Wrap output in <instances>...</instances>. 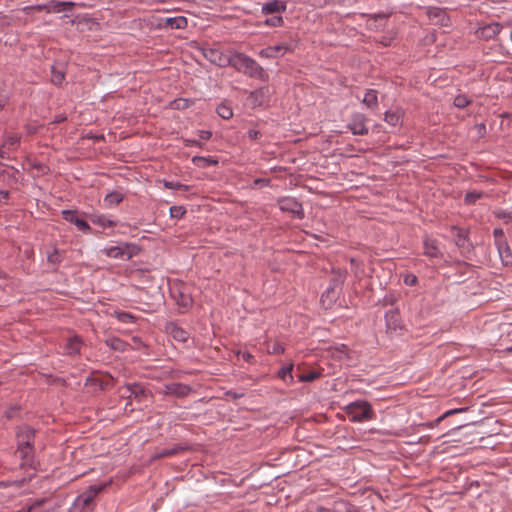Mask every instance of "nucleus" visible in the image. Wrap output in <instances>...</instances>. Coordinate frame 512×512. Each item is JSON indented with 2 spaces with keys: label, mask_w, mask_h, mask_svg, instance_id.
I'll return each instance as SVG.
<instances>
[{
  "label": "nucleus",
  "mask_w": 512,
  "mask_h": 512,
  "mask_svg": "<svg viewBox=\"0 0 512 512\" xmlns=\"http://www.w3.org/2000/svg\"><path fill=\"white\" fill-rule=\"evenodd\" d=\"M123 200V195L120 192L114 191L106 195L104 198V205L106 208L115 206Z\"/></svg>",
  "instance_id": "obj_22"
},
{
  "label": "nucleus",
  "mask_w": 512,
  "mask_h": 512,
  "mask_svg": "<svg viewBox=\"0 0 512 512\" xmlns=\"http://www.w3.org/2000/svg\"><path fill=\"white\" fill-rule=\"evenodd\" d=\"M296 48V42L290 40L277 45L266 47L259 51L258 55L261 58L275 59L283 57L285 54L293 53Z\"/></svg>",
  "instance_id": "obj_4"
},
{
  "label": "nucleus",
  "mask_w": 512,
  "mask_h": 512,
  "mask_svg": "<svg viewBox=\"0 0 512 512\" xmlns=\"http://www.w3.org/2000/svg\"><path fill=\"white\" fill-rule=\"evenodd\" d=\"M188 21L184 16L161 18L158 26L160 28L185 29Z\"/></svg>",
  "instance_id": "obj_10"
},
{
  "label": "nucleus",
  "mask_w": 512,
  "mask_h": 512,
  "mask_svg": "<svg viewBox=\"0 0 512 512\" xmlns=\"http://www.w3.org/2000/svg\"><path fill=\"white\" fill-rule=\"evenodd\" d=\"M5 157L4 147H0V158Z\"/></svg>",
  "instance_id": "obj_57"
},
{
  "label": "nucleus",
  "mask_w": 512,
  "mask_h": 512,
  "mask_svg": "<svg viewBox=\"0 0 512 512\" xmlns=\"http://www.w3.org/2000/svg\"><path fill=\"white\" fill-rule=\"evenodd\" d=\"M363 103L368 107V108H375L377 107V104H378V99H377V92L375 90H368L365 95H364V98H363Z\"/></svg>",
  "instance_id": "obj_26"
},
{
  "label": "nucleus",
  "mask_w": 512,
  "mask_h": 512,
  "mask_svg": "<svg viewBox=\"0 0 512 512\" xmlns=\"http://www.w3.org/2000/svg\"><path fill=\"white\" fill-rule=\"evenodd\" d=\"M140 248L134 243L121 242L116 246L105 247L101 250L105 256L113 259L130 260L138 255Z\"/></svg>",
  "instance_id": "obj_2"
},
{
  "label": "nucleus",
  "mask_w": 512,
  "mask_h": 512,
  "mask_svg": "<svg viewBox=\"0 0 512 512\" xmlns=\"http://www.w3.org/2000/svg\"><path fill=\"white\" fill-rule=\"evenodd\" d=\"M403 118V112L400 109L390 110L385 113L384 120L392 126L401 124Z\"/></svg>",
  "instance_id": "obj_16"
},
{
  "label": "nucleus",
  "mask_w": 512,
  "mask_h": 512,
  "mask_svg": "<svg viewBox=\"0 0 512 512\" xmlns=\"http://www.w3.org/2000/svg\"><path fill=\"white\" fill-rule=\"evenodd\" d=\"M8 198V192L7 191H0V201L5 200Z\"/></svg>",
  "instance_id": "obj_56"
},
{
  "label": "nucleus",
  "mask_w": 512,
  "mask_h": 512,
  "mask_svg": "<svg viewBox=\"0 0 512 512\" xmlns=\"http://www.w3.org/2000/svg\"><path fill=\"white\" fill-rule=\"evenodd\" d=\"M238 357L246 362H251L254 358L253 355H251L249 352H240Z\"/></svg>",
  "instance_id": "obj_48"
},
{
  "label": "nucleus",
  "mask_w": 512,
  "mask_h": 512,
  "mask_svg": "<svg viewBox=\"0 0 512 512\" xmlns=\"http://www.w3.org/2000/svg\"><path fill=\"white\" fill-rule=\"evenodd\" d=\"M321 372L319 370H311L307 373H301L299 376H298V379L300 382H312L316 379H318L319 377H321Z\"/></svg>",
  "instance_id": "obj_31"
},
{
  "label": "nucleus",
  "mask_w": 512,
  "mask_h": 512,
  "mask_svg": "<svg viewBox=\"0 0 512 512\" xmlns=\"http://www.w3.org/2000/svg\"><path fill=\"white\" fill-rule=\"evenodd\" d=\"M61 5L64 7V10H69L75 6L74 2H61Z\"/></svg>",
  "instance_id": "obj_54"
},
{
  "label": "nucleus",
  "mask_w": 512,
  "mask_h": 512,
  "mask_svg": "<svg viewBox=\"0 0 512 512\" xmlns=\"http://www.w3.org/2000/svg\"><path fill=\"white\" fill-rule=\"evenodd\" d=\"M177 304L183 309H188L192 306L193 299L190 295L185 294L184 292H180L179 298L177 299Z\"/></svg>",
  "instance_id": "obj_33"
},
{
  "label": "nucleus",
  "mask_w": 512,
  "mask_h": 512,
  "mask_svg": "<svg viewBox=\"0 0 512 512\" xmlns=\"http://www.w3.org/2000/svg\"><path fill=\"white\" fill-rule=\"evenodd\" d=\"M124 346H125L124 342H122V341H121V340H119V339H113V340L111 341V347H112L113 349H116V350H123V349H124Z\"/></svg>",
  "instance_id": "obj_47"
},
{
  "label": "nucleus",
  "mask_w": 512,
  "mask_h": 512,
  "mask_svg": "<svg viewBox=\"0 0 512 512\" xmlns=\"http://www.w3.org/2000/svg\"><path fill=\"white\" fill-rule=\"evenodd\" d=\"M198 136L202 140H208L212 136V133L210 131H207V130H201V131L198 132Z\"/></svg>",
  "instance_id": "obj_49"
},
{
  "label": "nucleus",
  "mask_w": 512,
  "mask_h": 512,
  "mask_svg": "<svg viewBox=\"0 0 512 512\" xmlns=\"http://www.w3.org/2000/svg\"><path fill=\"white\" fill-rule=\"evenodd\" d=\"M428 17L434 24L441 26L447 25L449 21V17L445 10L437 7L429 9Z\"/></svg>",
  "instance_id": "obj_13"
},
{
  "label": "nucleus",
  "mask_w": 512,
  "mask_h": 512,
  "mask_svg": "<svg viewBox=\"0 0 512 512\" xmlns=\"http://www.w3.org/2000/svg\"><path fill=\"white\" fill-rule=\"evenodd\" d=\"M6 101H7V96H6V94H4V93H2V92L0 91V109H2V108L5 106Z\"/></svg>",
  "instance_id": "obj_53"
},
{
  "label": "nucleus",
  "mask_w": 512,
  "mask_h": 512,
  "mask_svg": "<svg viewBox=\"0 0 512 512\" xmlns=\"http://www.w3.org/2000/svg\"><path fill=\"white\" fill-rule=\"evenodd\" d=\"M81 345V340L77 336L71 337L66 343L65 351L69 355L77 354L80 351Z\"/></svg>",
  "instance_id": "obj_20"
},
{
  "label": "nucleus",
  "mask_w": 512,
  "mask_h": 512,
  "mask_svg": "<svg viewBox=\"0 0 512 512\" xmlns=\"http://www.w3.org/2000/svg\"><path fill=\"white\" fill-rule=\"evenodd\" d=\"M182 450H183V448L181 446H174L172 448H164L161 451L155 453L153 455L152 459L155 460V459H160V458L171 457V456L178 454Z\"/></svg>",
  "instance_id": "obj_21"
},
{
  "label": "nucleus",
  "mask_w": 512,
  "mask_h": 512,
  "mask_svg": "<svg viewBox=\"0 0 512 512\" xmlns=\"http://www.w3.org/2000/svg\"><path fill=\"white\" fill-rule=\"evenodd\" d=\"M293 364H289L288 366L282 367L279 372L278 376L281 378L285 383L291 384L293 382Z\"/></svg>",
  "instance_id": "obj_27"
},
{
  "label": "nucleus",
  "mask_w": 512,
  "mask_h": 512,
  "mask_svg": "<svg viewBox=\"0 0 512 512\" xmlns=\"http://www.w3.org/2000/svg\"><path fill=\"white\" fill-rule=\"evenodd\" d=\"M348 128L354 135H366L368 133V128L366 126L365 116L359 113L355 114L348 124Z\"/></svg>",
  "instance_id": "obj_9"
},
{
  "label": "nucleus",
  "mask_w": 512,
  "mask_h": 512,
  "mask_svg": "<svg viewBox=\"0 0 512 512\" xmlns=\"http://www.w3.org/2000/svg\"><path fill=\"white\" fill-rule=\"evenodd\" d=\"M283 24H284L283 17L281 15H277V14L265 19V21H264V25L270 26V27H280Z\"/></svg>",
  "instance_id": "obj_34"
},
{
  "label": "nucleus",
  "mask_w": 512,
  "mask_h": 512,
  "mask_svg": "<svg viewBox=\"0 0 512 512\" xmlns=\"http://www.w3.org/2000/svg\"><path fill=\"white\" fill-rule=\"evenodd\" d=\"M279 207L282 211L289 212L297 218L303 217L302 205L294 198H281L279 200Z\"/></svg>",
  "instance_id": "obj_8"
},
{
  "label": "nucleus",
  "mask_w": 512,
  "mask_h": 512,
  "mask_svg": "<svg viewBox=\"0 0 512 512\" xmlns=\"http://www.w3.org/2000/svg\"><path fill=\"white\" fill-rule=\"evenodd\" d=\"M20 142V137L16 134L8 135L4 141L3 147L13 148Z\"/></svg>",
  "instance_id": "obj_36"
},
{
  "label": "nucleus",
  "mask_w": 512,
  "mask_h": 512,
  "mask_svg": "<svg viewBox=\"0 0 512 512\" xmlns=\"http://www.w3.org/2000/svg\"><path fill=\"white\" fill-rule=\"evenodd\" d=\"M204 56L211 63L220 67L229 66L232 54H226L217 47H210L204 50Z\"/></svg>",
  "instance_id": "obj_7"
},
{
  "label": "nucleus",
  "mask_w": 512,
  "mask_h": 512,
  "mask_svg": "<svg viewBox=\"0 0 512 512\" xmlns=\"http://www.w3.org/2000/svg\"><path fill=\"white\" fill-rule=\"evenodd\" d=\"M165 186L168 187V188H173L174 187L171 183H166Z\"/></svg>",
  "instance_id": "obj_59"
},
{
  "label": "nucleus",
  "mask_w": 512,
  "mask_h": 512,
  "mask_svg": "<svg viewBox=\"0 0 512 512\" xmlns=\"http://www.w3.org/2000/svg\"><path fill=\"white\" fill-rule=\"evenodd\" d=\"M62 215L66 221L75 224L79 230L84 232L91 230L89 224L85 220L80 219L75 212L64 210L62 211Z\"/></svg>",
  "instance_id": "obj_12"
},
{
  "label": "nucleus",
  "mask_w": 512,
  "mask_h": 512,
  "mask_svg": "<svg viewBox=\"0 0 512 512\" xmlns=\"http://www.w3.org/2000/svg\"><path fill=\"white\" fill-rule=\"evenodd\" d=\"M286 3L281 0H273L268 2L262 6V13L264 15L277 14L281 15V13L286 11Z\"/></svg>",
  "instance_id": "obj_11"
},
{
  "label": "nucleus",
  "mask_w": 512,
  "mask_h": 512,
  "mask_svg": "<svg viewBox=\"0 0 512 512\" xmlns=\"http://www.w3.org/2000/svg\"><path fill=\"white\" fill-rule=\"evenodd\" d=\"M166 329L171 337L179 342H185L189 337V333L176 324L170 323Z\"/></svg>",
  "instance_id": "obj_15"
},
{
  "label": "nucleus",
  "mask_w": 512,
  "mask_h": 512,
  "mask_svg": "<svg viewBox=\"0 0 512 512\" xmlns=\"http://www.w3.org/2000/svg\"><path fill=\"white\" fill-rule=\"evenodd\" d=\"M192 162L200 168H207L211 165H217L218 161L210 157L194 156Z\"/></svg>",
  "instance_id": "obj_23"
},
{
  "label": "nucleus",
  "mask_w": 512,
  "mask_h": 512,
  "mask_svg": "<svg viewBox=\"0 0 512 512\" xmlns=\"http://www.w3.org/2000/svg\"><path fill=\"white\" fill-rule=\"evenodd\" d=\"M469 104V100L465 95H458L454 99V105L458 108H464Z\"/></svg>",
  "instance_id": "obj_41"
},
{
  "label": "nucleus",
  "mask_w": 512,
  "mask_h": 512,
  "mask_svg": "<svg viewBox=\"0 0 512 512\" xmlns=\"http://www.w3.org/2000/svg\"><path fill=\"white\" fill-rule=\"evenodd\" d=\"M217 113L225 120H228L233 116L232 108L226 103H222L218 106Z\"/></svg>",
  "instance_id": "obj_32"
},
{
  "label": "nucleus",
  "mask_w": 512,
  "mask_h": 512,
  "mask_svg": "<svg viewBox=\"0 0 512 512\" xmlns=\"http://www.w3.org/2000/svg\"><path fill=\"white\" fill-rule=\"evenodd\" d=\"M482 197V193L481 192H477V191H473V192H468L466 195H465V203L467 204H473L475 203L478 199H480Z\"/></svg>",
  "instance_id": "obj_37"
},
{
  "label": "nucleus",
  "mask_w": 512,
  "mask_h": 512,
  "mask_svg": "<svg viewBox=\"0 0 512 512\" xmlns=\"http://www.w3.org/2000/svg\"><path fill=\"white\" fill-rule=\"evenodd\" d=\"M404 283L409 286H413L417 283V277L413 274H408L404 277Z\"/></svg>",
  "instance_id": "obj_45"
},
{
  "label": "nucleus",
  "mask_w": 512,
  "mask_h": 512,
  "mask_svg": "<svg viewBox=\"0 0 512 512\" xmlns=\"http://www.w3.org/2000/svg\"><path fill=\"white\" fill-rule=\"evenodd\" d=\"M49 12L59 13L64 11V7L61 5V2H52L49 6Z\"/></svg>",
  "instance_id": "obj_44"
},
{
  "label": "nucleus",
  "mask_w": 512,
  "mask_h": 512,
  "mask_svg": "<svg viewBox=\"0 0 512 512\" xmlns=\"http://www.w3.org/2000/svg\"><path fill=\"white\" fill-rule=\"evenodd\" d=\"M109 485L110 482L90 486L86 491L77 497V505L82 506V509L85 512L90 511L94 498Z\"/></svg>",
  "instance_id": "obj_5"
},
{
  "label": "nucleus",
  "mask_w": 512,
  "mask_h": 512,
  "mask_svg": "<svg viewBox=\"0 0 512 512\" xmlns=\"http://www.w3.org/2000/svg\"><path fill=\"white\" fill-rule=\"evenodd\" d=\"M34 437V430L30 427H25L22 429L18 435V452L21 454L23 458H27L31 455V440Z\"/></svg>",
  "instance_id": "obj_6"
},
{
  "label": "nucleus",
  "mask_w": 512,
  "mask_h": 512,
  "mask_svg": "<svg viewBox=\"0 0 512 512\" xmlns=\"http://www.w3.org/2000/svg\"><path fill=\"white\" fill-rule=\"evenodd\" d=\"M271 352L274 354H280L284 352V348L279 344H275Z\"/></svg>",
  "instance_id": "obj_52"
},
{
  "label": "nucleus",
  "mask_w": 512,
  "mask_h": 512,
  "mask_svg": "<svg viewBox=\"0 0 512 512\" xmlns=\"http://www.w3.org/2000/svg\"><path fill=\"white\" fill-rule=\"evenodd\" d=\"M345 412L353 422H363L374 418V411L366 401H355L345 407Z\"/></svg>",
  "instance_id": "obj_3"
},
{
  "label": "nucleus",
  "mask_w": 512,
  "mask_h": 512,
  "mask_svg": "<svg viewBox=\"0 0 512 512\" xmlns=\"http://www.w3.org/2000/svg\"><path fill=\"white\" fill-rule=\"evenodd\" d=\"M229 65L250 77L260 80H266L268 77L264 69L254 59L243 53L234 52Z\"/></svg>",
  "instance_id": "obj_1"
},
{
  "label": "nucleus",
  "mask_w": 512,
  "mask_h": 512,
  "mask_svg": "<svg viewBox=\"0 0 512 512\" xmlns=\"http://www.w3.org/2000/svg\"><path fill=\"white\" fill-rule=\"evenodd\" d=\"M47 502L46 501H40V502H36L34 504H32L28 511L27 512H50V509L47 508V509H44V510H41V506L46 504Z\"/></svg>",
  "instance_id": "obj_43"
},
{
  "label": "nucleus",
  "mask_w": 512,
  "mask_h": 512,
  "mask_svg": "<svg viewBox=\"0 0 512 512\" xmlns=\"http://www.w3.org/2000/svg\"><path fill=\"white\" fill-rule=\"evenodd\" d=\"M64 119H65L64 117H58V118H56L55 122H61V121H64Z\"/></svg>",
  "instance_id": "obj_58"
},
{
  "label": "nucleus",
  "mask_w": 512,
  "mask_h": 512,
  "mask_svg": "<svg viewBox=\"0 0 512 512\" xmlns=\"http://www.w3.org/2000/svg\"><path fill=\"white\" fill-rule=\"evenodd\" d=\"M501 30L502 25L497 22H494L484 26L481 30V33L486 38H493L497 36L501 32Z\"/></svg>",
  "instance_id": "obj_19"
},
{
  "label": "nucleus",
  "mask_w": 512,
  "mask_h": 512,
  "mask_svg": "<svg viewBox=\"0 0 512 512\" xmlns=\"http://www.w3.org/2000/svg\"><path fill=\"white\" fill-rule=\"evenodd\" d=\"M500 258L505 265H512V252L507 242L496 245Z\"/></svg>",
  "instance_id": "obj_18"
},
{
  "label": "nucleus",
  "mask_w": 512,
  "mask_h": 512,
  "mask_svg": "<svg viewBox=\"0 0 512 512\" xmlns=\"http://www.w3.org/2000/svg\"><path fill=\"white\" fill-rule=\"evenodd\" d=\"M424 253L431 258H438L441 255L436 241L432 239H426L424 241Z\"/></svg>",
  "instance_id": "obj_17"
},
{
  "label": "nucleus",
  "mask_w": 512,
  "mask_h": 512,
  "mask_svg": "<svg viewBox=\"0 0 512 512\" xmlns=\"http://www.w3.org/2000/svg\"><path fill=\"white\" fill-rule=\"evenodd\" d=\"M48 260L52 263H57L60 261V257H59V254H58V251L55 250L52 254H50L48 256Z\"/></svg>",
  "instance_id": "obj_50"
},
{
  "label": "nucleus",
  "mask_w": 512,
  "mask_h": 512,
  "mask_svg": "<svg viewBox=\"0 0 512 512\" xmlns=\"http://www.w3.org/2000/svg\"><path fill=\"white\" fill-rule=\"evenodd\" d=\"M116 318L120 322H123V323H129V322H132L134 320V316L133 315H131L128 312H124V311L116 312Z\"/></svg>",
  "instance_id": "obj_39"
},
{
  "label": "nucleus",
  "mask_w": 512,
  "mask_h": 512,
  "mask_svg": "<svg viewBox=\"0 0 512 512\" xmlns=\"http://www.w3.org/2000/svg\"><path fill=\"white\" fill-rule=\"evenodd\" d=\"M453 230L456 232L455 234V242L459 247H465L468 242L467 239V231L462 228L453 227Z\"/></svg>",
  "instance_id": "obj_28"
},
{
  "label": "nucleus",
  "mask_w": 512,
  "mask_h": 512,
  "mask_svg": "<svg viewBox=\"0 0 512 512\" xmlns=\"http://www.w3.org/2000/svg\"><path fill=\"white\" fill-rule=\"evenodd\" d=\"M191 389L189 386L181 383H171L165 386V393L169 395H175L178 397L187 396Z\"/></svg>",
  "instance_id": "obj_14"
},
{
  "label": "nucleus",
  "mask_w": 512,
  "mask_h": 512,
  "mask_svg": "<svg viewBox=\"0 0 512 512\" xmlns=\"http://www.w3.org/2000/svg\"><path fill=\"white\" fill-rule=\"evenodd\" d=\"M65 79L64 72L62 68H60L58 65H53L51 67V81L55 85H60Z\"/></svg>",
  "instance_id": "obj_25"
},
{
  "label": "nucleus",
  "mask_w": 512,
  "mask_h": 512,
  "mask_svg": "<svg viewBox=\"0 0 512 512\" xmlns=\"http://www.w3.org/2000/svg\"><path fill=\"white\" fill-rule=\"evenodd\" d=\"M192 103L193 102L189 99L178 98V99L173 100L170 103V107L172 109H176V110H184V109L189 108L192 105Z\"/></svg>",
  "instance_id": "obj_30"
},
{
  "label": "nucleus",
  "mask_w": 512,
  "mask_h": 512,
  "mask_svg": "<svg viewBox=\"0 0 512 512\" xmlns=\"http://www.w3.org/2000/svg\"><path fill=\"white\" fill-rule=\"evenodd\" d=\"M184 142H185V146H187V147L201 146V144L198 140L185 139Z\"/></svg>",
  "instance_id": "obj_51"
},
{
  "label": "nucleus",
  "mask_w": 512,
  "mask_h": 512,
  "mask_svg": "<svg viewBox=\"0 0 512 512\" xmlns=\"http://www.w3.org/2000/svg\"><path fill=\"white\" fill-rule=\"evenodd\" d=\"M493 234H494L496 245L506 242L505 236H504V231L501 228L494 229Z\"/></svg>",
  "instance_id": "obj_40"
},
{
  "label": "nucleus",
  "mask_w": 512,
  "mask_h": 512,
  "mask_svg": "<svg viewBox=\"0 0 512 512\" xmlns=\"http://www.w3.org/2000/svg\"><path fill=\"white\" fill-rule=\"evenodd\" d=\"M256 185L266 186L268 185V180L266 179H257L255 180Z\"/></svg>",
  "instance_id": "obj_55"
},
{
  "label": "nucleus",
  "mask_w": 512,
  "mask_h": 512,
  "mask_svg": "<svg viewBox=\"0 0 512 512\" xmlns=\"http://www.w3.org/2000/svg\"><path fill=\"white\" fill-rule=\"evenodd\" d=\"M185 214V209L182 206H172L170 208V215L172 218L180 219Z\"/></svg>",
  "instance_id": "obj_38"
},
{
  "label": "nucleus",
  "mask_w": 512,
  "mask_h": 512,
  "mask_svg": "<svg viewBox=\"0 0 512 512\" xmlns=\"http://www.w3.org/2000/svg\"><path fill=\"white\" fill-rule=\"evenodd\" d=\"M386 15L380 14V15H374L368 20V27L370 29H380L384 26V22L386 21Z\"/></svg>",
  "instance_id": "obj_29"
},
{
  "label": "nucleus",
  "mask_w": 512,
  "mask_h": 512,
  "mask_svg": "<svg viewBox=\"0 0 512 512\" xmlns=\"http://www.w3.org/2000/svg\"><path fill=\"white\" fill-rule=\"evenodd\" d=\"M467 408H457V409H451V410H448L446 411L442 416H440L437 420H436V423H440L443 419L451 416V415H454V414H457V413H461V412H464L466 411Z\"/></svg>",
  "instance_id": "obj_42"
},
{
  "label": "nucleus",
  "mask_w": 512,
  "mask_h": 512,
  "mask_svg": "<svg viewBox=\"0 0 512 512\" xmlns=\"http://www.w3.org/2000/svg\"><path fill=\"white\" fill-rule=\"evenodd\" d=\"M91 222L93 224L99 225L103 228H109L114 227L116 225V222L109 219L105 215H96L91 218Z\"/></svg>",
  "instance_id": "obj_24"
},
{
  "label": "nucleus",
  "mask_w": 512,
  "mask_h": 512,
  "mask_svg": "<svg viewBox=\"0 0 512 512\" xmlns=\"http://www.w3.org/2000/svg\"><path fill=\"white\" fill-rule=\"evenodd\" d=\"M139 394L144 395V391L141 389V387L138 385H128L124 395H126L128 398H138Z\"/></svg>",
  "instance_id": "obj_35"
},
{
  "label": "nucleus",
  "mask_w": 512,
  "mask_h": 512,
  "mask_svg": "<svg viewBox=\"0 0 512 512\" xmlns=\"http://www.w3.org/2000/svg\"><path fill=\"white\" fill-rule=\"evenodd\" d=\"M247 136L250 140H258L261 137V133L256 129H250L247 132Z\"/></svg>",
  "instance_id": "obj_46"
}]
</instances>
